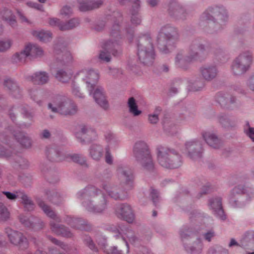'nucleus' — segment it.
Returning a JSON list of instances; mask_svg holds the SVG:
<instances>
[{
	"mask_svg": "<svg viewBox=\"0 0 254 254\" xmlns=\"http://www.w3.org/2000/svg\"><path fill=\"white\" fill-rule=\"evenodd\" d=\"M181 241L188 254H200L202 253L203 244L199 238L193 240L192 233L188 229H182L180 232Z\"/></svg>",
	"mask_w": 254,
	"mask_h": 254,
	"instance_id": "10",
	"label": "nucleus"
},
{
	"mask_svg": "<svg viewBox=\"0 0 254 254\" xmlns=\"http://www.w3.org/2000/svg\"><path fill=\"white\" fill-rule=\"evenodd\" d=\"M36 45L31 44H29L25 46L24 49L29 57H35L36 51L34 50V49L36 48Z\"/></svg>",
	"mask_w": 254,
	"mask_h": 254,
	"instance_id": "54",
	"label": "nucleus"
},
{
	"mask_svg": "<svg viewBox=\"0 0 254 254\" xmlns=\"http://www.w3.org/2000/svg\"><path fill=\"white\" fill-rule=\"evenodd\" d=\"M184 153L193 160L199 158L201 156L202 146L201 141L198 140H191L185 143V148L182 150Z\"/></svg>",
	"mask_w": 254,
	"mask_h": 254,
	"instance_id": "20",
	"label": "nucleus"
},
{
	"mask_svg": "<svg viewBox=\"0 0 254 254\" xmlns=\"http://www.w3.org/2000/svg\"><path fill=\"white\" fill-rule=\"evenodd\" d=\"M32 34L39 41L45 43L50 41L52 39V33L44 29L33 30Z\"/></svg>",
	"mask_w": 254,
	"mask_h": 254,
	"instance_id": "32",
	"label": "nucleus"
},
{
	"mask_svg": "<svg viewBox=\"0 0 254 254\" xmlns=\"http://www.w3.org/2000/svg\"><path fill=\"white\" fill-rule=\"evenodd\" d=\"M245 191L249 196L248 201H249L254 197V189L245 190L243 186L240 185L232 190L229 196V203L232 207L235 208H242L246 205L244 196L242 195Z\"/></svg>",
	"mask_w": 254,
	"mask_h": 254,
	"instance_id": "12",
	"label": "nucleus"
},
{
	"mask_svg": "<svg viewBox=\"0 0 254 254\" xmlns=\"http://www.w3.org/2000/svg\"><path fill=\"white\" fill-rule=\"evenodd\" d=\"M75 135L79 141L84 142L86 140L94 139L97 134L94 128L85 125H81L75 132Z\"/></svg>",
	"mask_w": 254,
	"mask_h": 254,
	"instance_id": "21",
	"label": "nucleus"
},
{
	"mask_svg": "<svg viewBox=\"0 0 254 254\" xmlns=\"http://www.w3.org/2000/svg\"><path fill=\"white\" fill-rule=\"evenodd\" d=\"M4 85L11 91L13 95L17 97V95L20 94V90L17 83L12 79H8L5 80Z\"/></svg>",
	"mask_w": 254,
	"mask_h": 254,
	"instance_id": "42",
	"label": "nucleus"
},
{
	"mask_svg": "<svg viewBox=\"0 0 254 254\" xmlns=\"http://www.w3.org/2000/svg\"><path fill=\"white\" fill-rule=\"evenodd\" d=\"M170 10L174 11V13L183 11L182 6L176 0H172L171 2Z\"/></svg>",
	"mask_w": 254,
	"mask_h": 254,
	"instance_id": "55",
	"label": "nucleus"
},
{
	"mask_svg": "<svg viewBox=\"0 0 254 254\" xmlns=\"http://www.w3.org/2000/svg\"><path fill=\"white\" fill-rule=\"evenodd\" d=\"M109 230L114 233V237L116 239H119L121 237L125 240L126 246V251L124 252L122 250H119L115 246L110 247L104 250V252L107 254H127L129 253L128 244L125 239V237L128 241L135 247H138L141 245V242L148 241L150 239L149 237L138 236L130 228L125 226L124 225L119 226L118 227L115 226H110Z\"/></svg>",
	"mask_w": 254,
	"mask_h": 254,
	"instance_id": "2",
	"label": "nucleus"
},
{
	"mask_svg": "<svg viewBox=\"0 0 254 254\" xmlns=\"http://www.w3.org/2000/svg\"><path fill=\"white\" fill-rule=\"evenodd\" d=\"M10 118L11 120L14 122L15 115L13 113H10ZM14 125L8 126L6 128L5 131L0 134V140L1 142L9 144L10 139L12 138V137L9 136L8 134L10 133L15 139L19 142L23 147L25 148H29L32 145L31 140L30 138L26 135L23 132H21L20 129L27 128L31 126L29 123H21L17 124L13 122Z\"/></svg>",
	"mask_w": 254,
	"mask_h": 254,
	"instance_id": "4",
	"label": "nucleus"
},
{
	"mask_svg": "<svg viewBox=\"0 0 254 254\" xmlns=\"http://www.w3.org/2000/svg\"><path fill=\"white\" fill-rule=\"evenodd\" d=\"M241 247L246 249L249 244L252 243L254 241V231H250L246 232L241 239Z\"/></svg>",
	"mask_w": 254,
	"mask_h": 254,
	"instance_id": "38",
	"label": "nucleus"
},
{
	"mask_svg": "<svg viewBox=\"0 0 254 254\" xmlns=\"http://www.w3.org/2000/svg\"><path fill=\"white\" fill-rule=\"evenodd\" d=\"M4 232L10 244L17 246L20 250H24L28 248V240L22 233L9 227L6 228Z\"/></svg>",
	"mask_w": 254,
	"mask_h": 254,
	"instance_id": "17",
	"label": "nucleus"
},
{
	"mask_svg": "<svg viewBox=\"0 0 254 254\" xmlns=\"http://www.w3.org/2000/svg\"><path fill=\"white\" fill-rule=\"evenodd\" d=\"M218 119L220 123L225 127H228L231 125V119L226 114H220Z\"/></svg>",
	"mask_w": 254,
	"mask_h": 254,
	"instance_id": "51",
	"label": "nucleus"
},
{
	"mask_svg": "<svg viewBox=\"0 0 254 254\" xmlns=\"http://www.w3.org/2000/svg\"><path fill=\"white\" fill-rule=\"evenodd\" d=\"M205 86L202 81L196 80L189 86V90L191 91H198L201 90Z\"/></svg>",
	"mask_w": 254,
	"mask_h": 254,
	"instance_id": "46",
	"label": "nucleus"
},
{
	"mask_svg": "<svg viewBox=\"0 0 254 254\" xmlns=\"http://www.w3.org/2000/svg\"><path fill=\"white\" fill-rule=\"evenodd\" d=\"M12 41L9 39L0 41V51L3 52L8 50L11 46Z\"/></svg>",
	"mask_w": 254,
	"mask_h": 254,
	"instance_id": "57",
	"label": "nucleus"
},
{
	"mask_svg": "<svg viewBox=\"0 0 254 254\" xmlns=\"http://www.w3.org/2000/svg\"><path fill=\"white\" fill-rule=\"evenodd\" d=\"M61 52L63 56L62 60L64 63H68L72 61V56L69 51L63 50H61Z\"/></svg>",
	"mask_w": 254,
	"mask_h": 254,
	"instance_id": "56",
	"label": "nucleus"
},
{
	"mask_svg": "<svg viewBox=\"0 0 254 254\" xmlns=\"http://www.w3.org/2000/svg\"><path fill=\"white\" fill-rule=\"evenodd\" d=\"M103 147L102 145L94 144L89 149V156L95 161H99L103 156Z\"/></svg>",
	"mask_w": 254,
	"mask_h": 254,
	"instance_id": "31",
	"label": "nucleus"
},
{
	"mask_svg": "<svg viewBox=\"0 0 254 254\" xmlns=\"http://www.w3.org/2000/svg\"><path fill=\"white\" fill-rule=\"evenodd\" d=\"M73 74L71 70H58L56 74V78L63 83L67 82L70 80Z\"/></svg>",
	"mask_w": 254,
	"mask_h": 254,
	"instance_id": "35",
	"label": "nucleus"
},
{
	"mask_svg": "<svg viewBox=\"0 0 254 254\" xmlns=\"http://www.w3.org/2000/svg\"><path fill=\"white\" fill-rule=\"evenodd\" d=\"M46 194L49 200L55 204H59L64 200V197L55 190H47Z\"/></svg>",
	"mask_w": 254,
	"mask_h": 254,
	"instance_id": "36",
	"label": "nucleus"
},
{
	"mask_svg": "<svg viewBox=\"0 0 254 254\" xmlns=\"http://www.w3.org/2000/svg\"><path fill=\"white\" fill-rule=\"evenodd\" d=\"M49 240L52 242L53 244L59 246L62 249L66 252H68L69 251V246L67 245L64 244V243L59 241L58 240L53 238L52 237H49Z\"/></svg>",
	"mask_w": 254,
	"mask_h": 254,
	"instance_id": "53",
	"label": "nucleus"
},
{
	"mask_svg": "<svg viewBox=\"0 0 254 254\" xmlns=\"http://www.w3.org/2000/svg\"><path fill=\"white\" fill-rule=\"evenodd\" d=\"M92 94L95 101L104 110L108 109L109 105L102 87H97Z\"/></svg>",
	"mask_w": 254,
	"mask_h": 254,
	"instance_id": "27",
	"label": "nucleus"
},
{
	"mask_svg": "<svg viewBox=\"0 0 254 254\" xmlns=\"http://www.w3.org/2000/svg\"><path fill=\"white\" fill-rule=\"evenodd\" d=\"M101 0H78L79 9L80 11H86L98 8L102 4Z\"/></svg>",
	"mask_w": 254,
	"mask_h": 254,
	"instance_id": "29",
	"label": "nucleus"
},
{
	"mask_svg": "<svg viewBox=\"0 0 254 254\" xmlns=\"http://www.w3.org/2000/svg\"><path fill=\"white\" fill-rule=\"evenodd\" d=\"M117 176L120 184L127 190L134 187V175L132 170L127 164H120L117 168Z\"/></svg>",
	"mask_w": 254,
	"mask_h": 254,
	"instance_id": "14",
	"label": "nucleus"
},
{
	"mask_svg": "<svg viewBox=\"0 0 254 254\" xmlns=\"http://www.w3.org/2000/svg\"><path fill=\"white\" fill-rule=\"evenodd\" d=\"M129 112L133 116H138L141 114V111L138 109L136 100L133 97H130L127 101Z\"/></svg>",
	"mask_w": 254,
	"mask_h": 254,
	"instance_id": "39",
	"label": "nucleus"
},
{
	"mask_svg": "<svg viewBox=\"0 0 254 254\" xmlns=\"http://www.w3.org/2000/svg\"><path fill=\"white\" fill-rule=\"evenodd\" d=\"M12 156V152L0 146V157L9 158Z\"/></svg>",
	"mask_w": 254,
	"mask_h": 254,
	"instance_id": "61",
	"label": "nucleus"
},
{
	"mask_svg": "<svg viewBox=\"0 0 254 254\" xmlns=\"http://www.w3.org/2000/svg\"><path fill=\"white\" fill-rule=\"evenodd\" d=\"M133 155L144 170H153L154 162L146 142L143 141L135 142L133 148Z\"/></svg>",
	"mask_w": 254,
	"mask_h": 254,
	"instance_id": "9",
	"label": "nucleus"
},
{
	"mask_svg": "<svg viewBox=\"0 0 254 254\" xmlns=\"http://www.w3.org/2000/svg\"><path fill=\"white\" fill-rule=\"evenodd\" d=\"M3 19L6 21L11 26L14 27L16 25V21L15 16L12 13V11L9 9H4L1 13Z\"/></svg>",
	"mask_w": 254,
	"mask_h": 254,
	"instance_id": "41",
	"label": "nucleus"
},
{
	"mask_svg": "<svg viewBox=\"0 0 254 254\" xmlns=\"http://www.w3.org/2000/svg\"><path fill=\"white\" fill-rule=\"evenodd\" d=\"M96 242L100 248L102 249L104 251L105 249H107L108 248L106 246V240L103 237H100L97 238Z\"/></svg>",
	"mask_w": 254,
	"mask_h": 254,
	"instance_id": "62",
	"label": "nucleus"
},
{
	"mask_svg": "<svg viewBox=\"0 0 254 254\" xmlns=\"http://www.w3.org/2000/svg\"><path fill=\"white\" fill-rule=\"evenodd\" d=\"M64 221L73 229L81 230H87L88 226V222L82 218L71 217L67 216L64 219Z\"/></svg>",
	"mask_w": 254,
	"mask_h": 254,
	"instance_id": "26",
	"label": "nucleus"
},
{
	"mask_svg": "<svg viewBox=\"0 0 254 254\" xmlns=\"http://www.w3.org/2000/svg\"><path fill=\"white\" fill-rule=\"evenodd\" d=\"M115 211L118 218L125 220L128 223H132L134 220V215L132 209L130 206L127 203L117 205Z\"/></svg>",
	"mask_w": 254,
	"mask_h": 254,
	"instance_id": "22",
	"label": "nucleus"
},
{
	"mask_svg": "<svg viewBox=\"0 0 254 254\" xmlns=\"http://www.w3.org/2000/svg\"><path fill=\"white\" fill-rule=\"evenodd\" d=\"M156 150L158 162L162 167L172 169L182 165V156L175 149L159 145Z\"/></svg>",
	"mask_w": 254,
	"mask_h": 254,
	"instance_id": "5",
	"label": "nucleus"
},
{
	"mask_svg": "<svg viewBox=\"0 0 254 254\" xmlns=\"http://www.w3.org/2000/svg\"><path fill=\"white\" fill-rule=\"evenodd\" d=\"M2 193L11 201H15L17 199H20V201L28 211L32 210L34 208V204L33 201L23 190H16L13 191H3Z\"/></svg>",
	"mask_w": 254,
	"mask_h": 254,
	"instance_id": "18",
	"label": "nucleus"
},
{
	"mask_svg": "<svg viewBox=\"0 0 254 254\" xmlns=\"http://www.w3.org/2000/svg\"><path fill=\"white\" fill-rule=\"evenodd\" d=\"M49 23L52 26L58 27L60 29V27L63 26L60 19L57 18H51L49 20Z\"/></svg>",
	"mask_w": 254,
	"mask_h": 254,
	"instance_id": "60",
	"label": "nucleus"
},
{
	"mask_svg": "<svg viewBox=\"0 0 254 254\" xmlns=\"http://www.w3.org/2000/svg\"><path fill=\"white\" fill-rule=\"evenodd\" d=\"M79 24V20L77 18H73L69 20L67 23H63V26L60 27L61 30H66L72 29L77 26Z\"/></svg>",
	"mask_w": 254,
	"mask_h": 254,
	"instance_id": "45",
	"label": "nucleus"
},
{
	"mask_svg": "<svg viewBox=\"0 0 254 254\" xmlns=\"http://www.w3.org/2000/svg\"><path fill=\"white\" fill-rule=\"evenodd\" d=\"M50 226L51 230L58 235L66 238H71L73 236L71 231L64 225L56 224L55 222L51 221Z\"/></svg>",
	"mask_w": 254,
	"mask_h": 254,
	"instance_id": "30",
	"label": "nucleus"
},
{
	"mask_svg": "<svg viewBox=\"0 0 254 254\" xmlns=\"http://www.w3.org/2000/svg\"><path fill=\"white\" fill-rule=\"evenodd\" d=\"M253 62L252 53L250 51H245L240 54L233 61L231 71L234 75H241L249 70Z\"/></svg>",
	"mask_w": 254,
	"mask_h": 254,
	"instance_id": "11",
	"label": "nucleus"
},
{
	"mask_svg": "<svg viewBox=\"0 0 254 254\" xmlns=\"http://www.w3.org/2000/svg\"><path fill=\"white\" fill-rule=\"evenodd\" d=\"M205 46L199 39L192 41L189 48L188 55L193 62L201 61L204 58Z\"/></svg>",
	"mask_w": 254,
	"mask_h": 254,
	"instance_id": "19",
	"label": "nucleus"
},
{
	"mask_svg": "<svg viewBox=\"0 0 254 254\" xmlns=\"http://www.w3.org/2000/svg\"><path fill=\"white\" fill-rule=\"evenodd\" d=\"M29 57L24 48L20 52H17L12 57V61L15 63H24L26 58Z\"/></svg>",
	"mask_w": 254,
	"mask_h": 254,
	"instance_id": "44",
	"label": "nucleus"
},
{
	"mask_svg": "<svg viewBox=\"0 0 254 254\" xmlns=\"http://www.w3.org/2000/svg\"><path fill=\"white\" fill-rule=\"evenodd\" d=\"M71 91L72 94L76 97L83 98L85 97V95L81 92L79 86L75 82H72L71 83Z\"/></svg>",
	"mask_w": 254,
	"mask_h": 254,
	"instance_id": "49",
	"label": "nucleus"
},
{
	"mask_svg": "<svg viewBox=\"0 0 254 254\" xmlns=\"http://www.w3.org/2000/svg\"><path fill=\"white\" fill-rule=\"evenodd\" d=\"M135 9H133L132 11V16L131 18V21L132 24L137 25L140 23L141 19L139 15L137 14V11L139 7V1L136 0L134 3Z\"/></svg>",
	"mask_w": 254,
	"mask_h": 254,
	"instance_id": "43",
	"label": "nucleus"
},
{
	"mask_svg": "<svg viewBox=\"0 0 254 254\" xmlns=\"http://www.w3.org/2000/svg\"><path fill=\"white\" fill-rule=\"evenodd\" d=\"M105 138L107 141V142L108 143L109 142H111L112 141V143H116V138L115 134H114L113 132H112L111 131L109 130L105 132Z\"/></svg>",
	"mask_w": 254,
	"mask_h": 254,
	"instance_id": "59",
	"label": "nucleus"
},
{
	"mask_svg": "<svg viewBox=\"0 0 254 254\" xmlns=\"http://www.w3.org/2000/svg\"><path fill=\"white\" fill-rule=\"evenodd\" d=\"M218 69L214 64H206L200 68V72L203 78L207 81L214 79L218 74Z\"/></svg>",
	"mask_w": 254,
	"mask_h": 254,
	"instance_id": "24",
	"label": "nucleus"
},
{
	"mask_svg": "<svg viewBox=\"0 0 254 254\" xmlns=\"http://www.w3.org/2000/svg\"><path fill=\"white\" fill-rule=\"evenodd\" d=\"M244 131L246 134L254 141V128L250 127L249 122L246 123Z\"/></svg>",
	"mask_w": 254,
	"mask_h": 254,
	"instance_id": "58",
	"label": "nucleus"
},
{
	"mask_svg": "<svg viewBox=\"0 0 254 254\" xmlns=\"http://www.w3.org/2000/svg\"><path fill=\"white\" fill-rule=\"evenodd\" d=\"M190 59L189 56L188 55H186L184 52H179L175 57V65L178 67L186 69L188 68L189 65L193 62Z\"/></svg>",
	"mask_w": 254,
	"mask_h": 254,
	"instance_id": "28",
	"label": "nucleus"
},
{
	"mask_svg": "<svg viewBox=\"0 0 254 254\" xmlns=\"http://www.w3.org/2000/svg\"><path fill=\"white\" fill-rule=\"evenodd\" d=\"M41 90L37 89H31L29 90V93L31 98L40 105L42 102L41 100H39L38 97L41 95Z\"/></svg>",
	"mask_w": 254,
	"mask_h": 254,
	"instance_id": "50",
	"label": "nucleus"
},
{
	"mask_svg": "<svg viewBox=\"0 0 254 254\" xmlns=\"http://www.w3.org/2000/svg\"><path fill=\"white\" fill-rule=\"evenodd\" d=\"M100 187L102 190L95 186H88L76 194L82 205L90 212L102 213L106 210L108 205L106 195L116 200H124L127 197L126 192L120 190L112 182H104Z\"/></svg>",
	"mask_w": 254,
	"mask_h": 254,
	"instance_id": "1",
	"label": "nucleus"
},
{
	"mask_svg": "<svg viewBox=\"0 0 254 254\" xmlns=\"http://www.w3.org/2000/svg\"><path fill=\"white\" fill-rule=\"evenodd\" d=\"M161 111V108L157 107L153 114L149 115L148 120L151 124H156L158 122V115Z\"/></svg>",
	"mask_w": 254,
	"mask_h": 254,
	"instance_id": "52",
	"label": "nucleus"
},
{
	"mask_svg": "<svg viewBox=\"0 0 254 254\" xmlns=\"http://www.w3.org/2000/svg\"><path fill=\"white\" fill-rule=\"evenodd\" d=\"M150 195L153 203L155 205H156L157 202L159 200V194L157 190L153 189H151Z\"/></svg>",
	"mask_w": 254,
	"mask_h": 254,
	"instance_id": "64",
	"label": "nucleus"
},
{
	"mask_svg": "<svg viewBox=\"0 0 254 254\" xmlns=\"http://www.w3.org/2000/svg\"><path fill=\"white\" fill-rule=\"evenodd\" d=\"M137 56L144 65H151L155 59V52L151 38L149 34H143L136 41Z\"/></svg>",
	"mask_w": 254,
	"mask_h": 254,
	"instance_id": "7",
	"label": "nucleus"
},
{
	"mask_svg": "<svg viewBox=\"0 0 254 254\" xmlns=\"http://www.w3.org/2000/svg\"><path fill=\"white\" fill-rule=\"evenodd\" d=\"M31 80L36 84H43L47 83L49 80L48 74L44 71L35 72L30 77Z\"/></svg>",
	"mask_w": 254,
	"mask_h": 254,
	"instance_id": "33",
	"label": "nucleus"
},
{
	"mask_svg": "<svg viewBox=\"0 0 254 254\" xmlns=\"http://www.w3.org/2000/svg\"><path fill=\"white\" fill-rule=\"evenodd\" d=\"M20 222L25 226L29 228H36V221L33 217H29L24 214H21L19 217Z\"/></svg>",
	"mask_w": 254,
	"mask_h": 254,
	"instance_id": "40",
	"label": "nucleus"
},
{
	"mask_svg": "<svg viewBox=\"0 0 254 254\" xmlns=\"http://www.w3.org/2000/svg\"><path fill=\"white\" fill-rule=\"evenodd\" d=\"M229 94L225 92H220L216 94L215 101L222 107L228 108Z\"/></svg>",
	"mask_w": 254,
	"mask_h": 254,
	"instance_id": "37",
	"label": "nucleus"
},
{
	"mask_svg": "<svg viewBox=\"0 0 254 254\" xmlns=\"http://www.w3.org/2000/svg\"><path fill=\"white\" fill-rule=\"evenodd\" d=\"M46 153L47 157L52 161H62L70 158L72 161L80 165H84L86 163L85 158L82 155L74 154L65 157L61 148L55 146L47 147Z\"/></svg>",
	"mask_w": 254,
	"mask_h": 254,
	"instance_id": "13",
	"label": "nucleus"
},
{
	"mask_svg": "<svg viewBox=\"0 0 254 254\" xmlns=\"http://www.w3.org/2000/svg\"><path fill=\"white\" fill-rule=\"evenodd\" d=\"M228 18L227 12L223 6L210 7L205 11L201 16L202 20L211 21L210 24L211 25L213 23L214 19L221 24L227 21Z\"/></svg>",
	"mask_w": 254,
	"mask_h": 254,
	"instance_id": "15",
	"label": "nucleus"
},
{
	"mask_svg": "<svg viewBox=\"0 0 254 254\" xmlns=\"http://www.w3.org/2000/svg\"><path fill=\"white\" fill-rule=\"evenodd\" d=\"M39 205L44 212V213L49 217L57 222H61V218L58 216L55 212L51 209L44 202L40 201L39 202Z\"/></svg>",
	"mask_w": 254,
	"mask_h": 254,
	"instance_id": "34",
	"label": "nucleus"
},
{
	"mask_svg": "<svg viewBox=\"0 0 254 254\" xmlns=\"http://www.w3.org/2000/svg\"><path fill=\"white\" fill-rule=\"evenodd\" d=\"M48 107L52 112L64 116L74 115L78 111V107L72 99L60 94L52 97Z\"/></svg>",
	"mask_w": 254,
	"mask_h": 254,
	"instance_id": "6",
	"label": "nucleus"
},
{
	"mask_svg": "<svg viewBox=\"0 0 254 254\" xmlns=\"http://www.w3.org/2000/svg\"><path fill=\"white\" fill-rule=\"evenodd\" d=\"M201 134L205 142L211 147L216 149L221 146L222 142L220 139L213 131H203Z\"/></svg>",
	"mask_w": 254,
	"mask_h": 254,
	"instance_id": "25",
	"label": "nucleus"
},
{
	"mask_svg": "<svg viewBox=\"0 0 254 254\" xmlns=\"http://www.w3.org/2000/svg\"><path fill=\"white\" fill-rule=\"evenodd\" d=\"M9 217V212L6 206L0 202V221H5Z\"/></svg>",
	"mask_w": 254,
	"mask_h": 254,
	"instance_id": "47",
	"label": "nucleus"
},
{
	"mask_svg": "<svg viewBox=\"0 0 254 254\" xmlns=\"http://www.w3.org/2000/svg\"><path fill=\"white\" fill-rule=\"evenodd\" d=\"M178 37L175 27L169 24L162 26L157 37L158 48L164 54L169 53L173 49Z\"/></svg>",
	"mask_w": 254,
	"mask_h": 254,
	"instance_id": "8",
	"label": "nucleus"
},
{
	"mask_svg": "<svg viewBox=\"0 0 254 254\" xmlns=\"http://www.w3.org/2000/svg\"><path fill=\"white\" fill-rule=\"evenodd\" d=\"M80 79L86 84V87L91 95L96 84L99 78V74L97 71L92 68L85 67L80 71L77 74Z\"/></svg>",
	"mask_w": 254,
	"mask_h": 254,
	"instance_id": "16",
	"label": "nucleus"
},
{
	"mask_svg": "<svg viewBox=\"0 0 254 254\" xmlns=\"http://www.w3.org/2000/svg\"><path fill=\"white\" fill-rule=\"evenodd\" d=\"M83 241L84 244L92 251L94 252H97L98 251L97 247L95 246L90 236L88 235H84L83 237Z\"/></svg>",
	"mask_w": 254,
	"mask_h": 254,
	"instance_id": "48",
	"label": "nucleus"
},
{
	"mask_svg": "<svg viewBox=\"0 0 254 254\" xmlns=\"http://www.w3.org/2000/svg\"><path fill=\"white\" fill-rule=\"evenodd\" d=\"M105 161L109 164L113 163V157L110 153L109 147L105 148Z\"/></svg>",
	"mask_w": 254,
	"mask_h": 254,
	"instance_id": "63",
	"label": "nucleus"
},
{
	"mask_svg": "<svg viewBox=\"0 0 254 254\" xmlns=\"http://www.w3.org/2000/svg\"><path fill=\"white\" fill-rule=\"evenodd\" d=\"M208 205L209 208L212 210L213 214L221 220L226 219L222 206V198L219 196H214L209 199Z\"/></svg>",
	"mask_w": 254,
	"mask_h": 254,
	"instance_id": "23",
	"label": "nucleus"
},
{
	"mask_svg": "<svg viewBox=\"0 0 254 254\" xmlns=\"http://www.w3.org/2000/svg\"><path fill=\"white\" fill-rule=\"evenodd\" d=\"M114 16L116 19L114 21L111 32V37L112 39L104 44L103 50L101 51L99 58L102 61L109 62L111 60L110 54L114 56H117L121 53V49L119 46V39L121 38L119 34L120 26L119 22L122 20V16L120 13L114 12Z\"/></svg>",
	"mask_w": 254,
	"mask_h": 254,
	"instance_id": "3",
	"label": "nucleus"
}]
</instances>
